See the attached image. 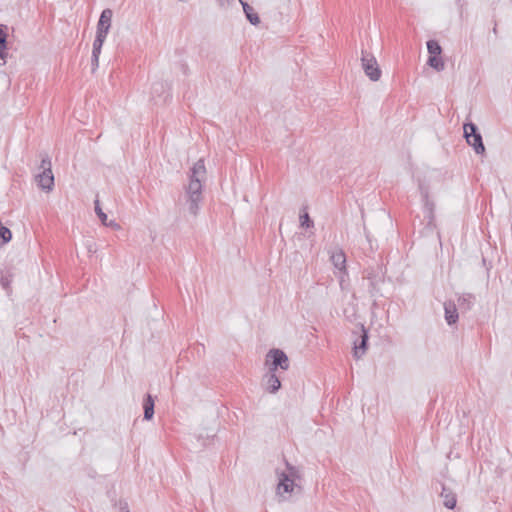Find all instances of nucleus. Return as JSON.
Segmentation results:
<instances>
[{
  "instance_id": "473e14b6",
  "label": "nucleus",
  "mask_w": 512,
  "mask_h": 512,
  "mask_svg": "<svg viewBox=\"0 0 512 512\" xmlns=\"http://www.w3.org/2000/svg\"><path fill=\"white\" fill-rule=\"evenodd\" d=\"M124 512H130L127 505H125V511Z\"/></svg>"
},
{
  "instance_id": "6ab92c4d",
  "label": "nucleus",
  "mask_w": 512,
  "mask_h": 512,
  "mask_svg": "<svg viewBox=\"0 0 512 512\" xmlns=\"http://www.w3.org/2000/svg\"><path fill=\"white\" fill-rule=\"evenodd\" d=\"M427 64L435 69L436 71L440 72V71H443L444 68H445V64H444V61H443V58L441 55L439 56H429L428 57V60H427Z\"/></svg>"
},
{
  "instance_id": "6e6552de",
  "label": "nucleus",
  "mask_w": 512,
  "mask_h": 512,
  "mask_svg": "<svg viewBox=\"0 0 512 512\" xmlns=\"http://www.w3.org/2000/svg\"><path fill=\"white\" fill-rule=\"evenodd\" d=\"M363 278L368 280V292L371 297L376 299L383 296L380 286L384 283V276L377 269L373 267L365 269Z\"/></svg>"
},
{
  "instance_id": "f257e3e1",
  "label": "nucleus",
  "mask_w": 512,
  "mask_h": 512,
  "mask_svg": "<svg viewBox=\"0 0 512 512\" xmlns=\"http://www.w3.org/2000/svg\"><path fill=\"white\" fill-rule=\"evenodd\" d=\"M42 171L35 176V180L40 189L50 192L54 188V175L50 157L45 154L39 166Z\"/></svg>"
},
{
  "instance_id": "20e7f679",
  "label": "nucleus",
  "mask_w": 512,
  "mask_h": 512,
  "mask_svg": "<svg viewBox=\"0 0 512 512\" xmlns=\"http://www.w3.org/2000/svg\"><path fill=\"white\" fill-rule=\"evenodd\" d=\"M421 201L423 203L424 218L427 220L426 227L433 229L436 227L435 224V203L430 199L429 187L420 182L418 185Z\"/></svg>"
},
{
  "instance_id": "423d86ee",
  "label": "nucleus",
  "mask_w": 512,
  "mask_h": 512,
  "mask_svg": "<svg viewBox=\"0 0 512 512\" xmlns=\"http://www.w3.org/2000/svg\"><path fill=\"white\" fill-rule=\"evenodd\" d=\"M265 365L271 372H277L278 369L288 370L289 358L283 350L272 348L266 355Z\"/></svg>"
},
{
  "instance_id": "1a4fd4ad",
  "label": "nucleus",
  "mask_w": 512,
  "mask_h": 512,
  "mask_svg": "<svg viewBox=\"0 0 512 512\" xmlns=\"http://www.w3.org/2000/svg\"><path fill=\"white\" fill-rule=\"evenodd\" d=\"M361 65L365 75L373 82L381 78L382 71L375 56L367 51H362Z\"/></svg>"
},
{
  "instance_id": "b1692460",
  "label": "nucleus",
  "mask_w": 512,
  "mask_h": 512,
  "mask_svg": "<svg viewBox=\"0 0 512 512\" xmlns=\"http://www.w3.org/2000/svg\"><path fill=\"white\" fill-rule=\"evenodd\" d=\"M105 39L106 37L104 36H100V35H96L95 36V39H94V42H93V48H92V54L93 55H99L101 54V49H102V46L105 42Z\"/></svg>"
},
{
  "instance_id": "bb28decb",
  "label": "nucleus",
  "mask_w": 512,
  "mask_h": 512,
  "mask_svg": "<svg viewBox=\"0 0 512 512\" xmlns=\"http://www.w3.org/2000/svg\"><path fill=\"white\" fill-rule=\"evenodd\" d=\"M6 27L0 25V50L2 48H7V33Z\"/></svg>"
},
{
  "instance_id": "9d476101",
  "label": "nucleus",
  "mask_w": 512,
  "mask_h": 512,
  "mask_svg": "<svg viewBox=\"0 0 512 512\" xmlns=\"http://www.w3.org/2000/svg\"><path fill=\"white\" fill-rule=\"evenodd\" d=\"M113 16V12L111 9H104L99 17L97 23L96 35L107 37V34L111 27V19Z\"/></svg>"
},
{
  "instance_id": "2eb2a0df",
  "label": "nucleus",
  "mask_w": 512,
  "mask_h": 512,
  "mask_svg": "<svg viewBox=\"0 0 512 512\" xmlns=\"http://www.w3.org/2000/svg\"><path fill=\"white\" fill-rule=\"evenodd\" d=\"M143 418L144 420H151L154 416L155 401L151 394L147 393L143 399Z\"/></svg>"
},
{
  "instance_id": "ddd939ff",
  "label": "nucleus",
  "mask_w": 512,
  "mask_h": 512,
  "mask_svg": "<svg viewBox=\"0 0 512 512\" xmlns=\"http://www.w3.org/2000/svg\"><path fill=\"white\" fill-rule=\"evenodd\" d=\"M94 206H95V213L97 214L98 218L100 219L101 223L104 226L110 227L115 230L120 229V225L118 223H116L115 220H110V221L108 220V216L102 210V208L100 206V201L98 198L95 199Z\"/></svg>"
},
{
  "instance_id": "412c9836",
  "label": "nucleus",
  "mask_w": 512,
  "mask_h": 512,
  "mask_svg": "<svg viewBox=\"0 0 512 512\" xmlns=\"http://www.w3.org/2000/svg\"><path fill=\"white\" fill-rule=\"evenodd\" d=\"M426 45H427V51L429 53V56H434V55L439 56L442 54V51H443L442 47L437 40H434V39L428 40Z\"/></svg>"
},
{
  "instance_id": "0eeeda50",
  "label": "nucleus",
  "mask_w": 512,
  "mask_h": 512,
  "mask_svg": "<svg viewBox=\"0 0 512 512\" xmlns=\"http://www.w3.org/2000/svg\"><path fill=\"white\" fill-rule=\"evenodd\" d=\"M278 484L276 487V495L279 497L280 501H286L290 499L292 496V493L297 491H301V487L296 484V481L294 479L288 478L285 471L278 473Z\"/></svg>"
},
{
  "instance_id": "c85d7f7f",
  "label": "nucleus",
  "mask_w": 512,
  "mask_h": 512,
  "mask_svg": "<svg viewBox=\"0 0 512 512\" xmlns=\"http://www.w3.org/2000/svg\"><path fill=\"white\" fill-rule=\"evenodd\" d=\"M7 56H8L7 48H2L0 50V65H5L6 64Z\"/></svg>"
},
{
  "instance_id": "7ed1b4c3",
  "label": "nucleus",
  "mask_w": 512,
  "mask_h": 512,
  "mask_svg": "<svg viewBox=\"0 0 512 512\" xmlns=\"http://www.w3.org/2000/svg\"><path fill=\"white\" fill-rule=\"evenodd\" d=\"M353 339V355L356 359H360L368 349L369 333L368 329L362 323H358L352 331Z\"/></svg>"
},
{
  "instance_id": "4be33fe9",
  "label": "nucleus",
  "mask_w": 512,
  "mask_h": 512,
  "mask_svg": "<svg viewBox=\"0 0 512 512\" xmlns=\"http://www.w3.org/2000/svg\"><path fill=\"white\" fill-rule=\"evenodd\" d=\"M285 464H286V469H287V471L285 473L288 476V478L294 479V481L300 480L301 479L300 470L297 467L290 464L288 461H285Z\"/></svg>"
},
{
  "instance_id": "9b49d317",
  "label": "nucleus",
  "mask_w": 512,
  "mask_h": 512,
  "mask_svg": "<svg viewBox=\"0 0 512 512\" xmlns=\"http://www.w3.org/2000/svg\"><path fill=\"white\" fill-rule=\"evenodd\" d=\"M265 389L267 392L271 394H275L281 388L280 378L276 375V372H268L264 375L263 378Z\"/></svg>"
},
{
  "instance_id": "4468645a",
  "label": "nucleus",
  "mask_w": 512,
  "mask_h": 512,
  "mask_svg": "<svg viewBox=\"0 0 512 512\" xmlns=\"http://www.w3.org/2000/svg\"><path fill=\"white\" fill-rule=\"evenodd\" d=\"M441 487H442V491H441L440 495L444 499L443 505L447 509H450V510L454 509L457 504L456 494L450 488L445 486L444 484H441Z\"/></svg>"
},
{
  "instance_id": "a211bd4d",
  "label": "nucleus",
  "mask_w": 512,
  "mask_h": 512,
  "mask_svg": "<svg viewBox=\"0 0 512 512\" xmlns=\"http://www.w3.org/2000/svg\"><path fill=\"white\" fill-rule=\"evenodd\" d=\"M475 301V297L472 294H464L458 298V307L462 313L469 311Z\"/></svg>"
},
{
  "instance_id": "a878e982",
  "label": "nucleus",
  "mask_w": 512,
  "mask_h": 512,
  "mask_svg": "<svg viewBox=\"0 0 512 512\" xmlns=\"http://www.w3.org/2000/svg\"><path fill=\"white\" fill-rule=\"evenodd\" d=\"M300 225L305 229L314 227V222L306 211L300 214Z\"/></svg>"
},
{
  "instance_id": "f3484780",
  "label": "nucleus",
  "mask_w": 512,
  "mask_h": 512,
  "mask_svg": "<svg viewBox=\"0 0 512 512\" xmlns=\"http://www.w3.org/2000/svg\"><path fill=\"white\" fill-rule=\"evenodd\" d=\"M331 261L336 269L340 272L346 273V255L343 250H338L332 253Z\"/></svg>"
},
{
  "instance_id": "f03ea898",
  "label": "nucleus",
  "mask_w": 512,
  "mask_h": 512,
  "mask_svg": "<svg viewBox=\"0 0 512 512\" xmlns=\"http://www.w3.org/2000/svg\"><path fill=\"white\" fill-rule=\"evenodd\" d=\"M186 194L188 196V211L192 215H197L199 210V203L202 200V183L200 178H190L189 184L186 188Z\"/></svg>"
},
{
  "instance_id": "c756f323",
  "label": "nucleus",
  "mask_w": 512,
  "mask_h": 512,
  "mask_svg": "<svg viewBox=\"0 0 512 512\" xmlns=\"http://www.w3.org/2000/svg\"><path fill=\"white\" fill-rule=\"evenodd\" d=\"M164 89V84L162 82H157L153 84L152 90L153 93H158L160 90Z\"/></svg>"
},
{
  "instance_id": "7c9ffc66",
  "label": "nucleus",
  "mask_w": 512,
  "mask_h": 512,
  "mask_svg": "<svg viewBox=\"0 0 512 512\" xmlns=\"http://www.w3.org/2000/svg\"><path fill=\"white\" fill-rule=\"evenodd\" d=\"M220 7H229L234 0H217Z\"/></svg>"
},
{
  "instance_id": "2f4dec72",
  "label": "nucleus",
  "mask_w": 512,
  "mask_h": 512,
  "mask_svg": "<svg viewBox=\"0 0 512 512\" xmlns=\"http://www.w3.org/2000/svg\"><path fill=\"white\" fill-rule=\"evenodd\" d=\"M493 33L496 35L497 34V24H495L494 28H493Z\"/></svg>"
},
{
  "instance_id": "dca6fc26",
  "label": "nucleus",
  "mask_w": 512,
  "mask_h": 512,
  "mask_svg": "<svg viewBox=\"0 0 512 512\" xmlns=\"http://www.w3.org/2000/svg\"><path fill=\"white\" fill-rule=\"evenodd\" d=\"M239 1L243 7V11L246 16V19L250 22V24L257 26L260 23V17L258 15V13L246 1H243V0H239Z\"/></svg>"
},
{
  "instance_id": "5701e85b",
  "label": "nucleus",
  "mask_w": 512,
  "mask_h": 512,
  "mask_svg": "<svg viewBox=\"0 0 512 512\" xmlns=\"http://www.w3.org/2000/svg\"><path fill=\"white\" fill-rule=\"evenodd\" d=\"M11 239H12L11 230L6 226L1 225L0 226V247L7 244Z\"/></svg>"
},
{
  "instance_id": "f8f14e48",
  "label": "nucleus",
  "mask_w": 512,
  "mask_h": 512,
  "mask_svg": "<svg viewBox=\"0 0 512 512\" xmlns=\"http://www.w3.org/2000/svg\"><path fill=\"white\" fill-rule=\"evenodd\" d=\"M444 317L448 325H454L459 319L457 305L454 301L448 300L444 302Z\"/></svg>"
},
{
  "instance_id": "393cba45",
  "label": "nucleus",
  "mask_w": 512,
  "mask_h": 512,
  "mask_svg": "<svg viewBox=\"0 0 512 512\" xmlns=\"http://www.w3.org/2000/svg\"><path fill=\"white\" fill-rule=\"evenodd\" d=\"M11 282H12V275L9 274L8 272H5V273L1 272L0 285L7 292H9L11 290V287H10Z\"/></svg>"
},
{
  "instance_id": "39448f33",
  "label": "nucleus",
  "mask_w": 512,
  "mask_h": 512,
  "mask_svg": "<svg viewBox=\"0 0 512 512\" xmlns=\"http://www.w3.org/2000/svg\"><path fill=\"white\" fill-rule=\"evenodd\" d=\"M464 137L467 143L473 147L476 154H484L485 146L478 126L473 122L465 123L463 126Z\"/></svg>"
},
{
  "instance_id": "aec40b11",
  "label": "nucleus",
  "mask_w": 512,
  "mask_h": 512,
  "mask_svg": "<svg viewBox=\"0 0 512 512\" xmlns=\"http://www.w3.org/2000/svg\"><path fill=\"white\" fill-rule=\"evenodd\" d=\"M206 173V168L204 165V160L199 159L191 168L190 178L195 179Z\"/></svg>"
},
{
  "instance_id": "cd10ccee",
  "label": "nucleus",
  "mask_w": 512,
  "mask_h": 512,
  "mask_svg": "<svg viewBox=\"0 0 512 512\" xmlns=\"http://www.w3.org/2000/svg\"><path fill=\"white\" fill-rule=\"evenodd\" d=\"M99 66V55L91 56V71L94 73Z\"/></svg>"
},
{
  "instance_id": "72a5a7b5",
  "label": "nucleus",
  "mask_w": 512,
  "mask_h": 512,
  "mask_svg": "<svg viewBox=\"0 0 512 512\" xmlns=\"http://www.w3.org/2000/svg\"><path fill=\"white\" fill-rule=\"evenodd\" d=\"M182 67H183L184 69H186V65H185V64H182ZM184 72H186V70H184Z\"/></svg>"
}]
</instances>
